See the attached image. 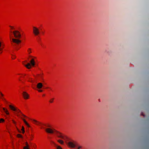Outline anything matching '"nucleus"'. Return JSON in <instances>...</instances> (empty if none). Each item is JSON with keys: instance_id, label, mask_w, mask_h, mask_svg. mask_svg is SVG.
I'll return each instance as SVG.
<instances>
[{"instance_id": "obj_26", "label": "nucleus", "mask_w": 149, "mask_h": 149, "mask_svg": "<svg viewBox=\"0 0 149 149\" xmlns=\"http://www.w3.org/2000/svg\"><path fill=\"white\" fill-rule=\"evenodd\" d=\"M1 98L3 100H4V101H6V100L3 97H1Z\"/></svg>"}, {"instance_id": "obj_12", "label": "nucleus", "mask_w": 149, "mask_h": 149, "mask_svg": "<svg viewBox=\"0 0 149 149\" xmlns=\"http://www.w3.org/2000/svg\"><path fill=\"white\" fill-rule=\"evenodd\" d=\"M57 141L61 144H63L64 143V141L61 140H58Z\"/></svg>"}, {"instance_id": "obj_20", "label": "nucleus", "mask_w": 149, "mask_h": 149, "mask_svg": "<svg viewBox=\"0 0 149 149\" xmlns=\"http://www.w3.org/2000/svg\"><path fill=\"white\" fill-rule=\"evenodd\" d=\"M51 142L53 143L54 145V146H57V145L54 142H53V141H51Z\"/></svg>"}, {"instance_id": "obj_25", "label": "nucleus", "mask_w": 149, "mask_h": 149, "mask_svg": "<svg viewBox=\"0 0 149 149\" xmlns=\"http://www.w3.org/2000/svg\"><path fill=\"white\" fill-rule=\"evenodd\" d=\"M10 27L12 29H14V28L13 27V26H10Z\"/></svg>"}, {"instance_id": "obj_23", "label": "nucleus", "mask_w": 149, "mask_h": 149, "mask_svg": "<svg viewBox=\"0 0 149 149\" xmlns=\"http://www.w3.org/2000/svg\"><path fill=\"white\" fill-rule=\"evenodd\" d=\"M38 92H41L42 91V90H38Z\"/></svg>"}, {"instance_id": "obj_31", "label": "nucleus", "mask_w": 149, "mask_h": 149, "mask_svg": "<svg viewBox=\"0 0 149 149\" xmlns=\"http://www.w3.org/2000/svg\"><path fill=\"white\" fill-rule=\"evenodd\" d=\"M45 94H43V96H45Z\"/></svg>"}, {"instance_id": "obj_11", "label": "nucleus", "mask_w": 149, "mask_h": 149, "mask_svg": "<svg viewBox=\"0 0 149 149\" xmlns=\"http://www.w3.org/2000/svg\"><path fill=\"white\" fill-rule=\"evenodd\" d=\"M3 111H4V112L6 113V114H7V115L9 114V113L8 110L7 109H6L4 108H3Z\"/></svg>"}, {"instance_id": "obj_16", "label": "nucleus", "mask_w": 149, "mask_h": 149, "mask_svg": "<svg viewBox=\"0 0 149 149\" xmlns=\"http://www.w3.org/2000/svg\"><path fill=\"white\" fill-rule=\"evenodd\" d=\"M17 136L18 137H19V138H22V136L20 134H18L17 135Z\"/></svg>"}, {"instance_id": "obj_15", "label": "nucleus", "mask_w": 149, "mask_h": 149, "mask_svg": "<svg viewBox=\"0 0 149 149\" xmlns=\"http://www.w3.org/2000/svg\"><path fill=\"white\" fill-rule=\"evenodd\" d=\"M21 130L22 131V133L24 134V133L25 131L24 127L23 126L22 127Z\"/></svg>"}, {"instance_id": "obj_18", "label": "nucleus", "mask_w": 149, "mask_h": 149, "mask_svg": "<svg viewBox=\"0 0 149 149\" xmlns=\"http://www.w3.org/2000/svg\"><path fill=\"white\" fill-rule=\"evenodd\" d=\"M54 98H52V99H51L50 101H49V102H50V103H52L53 102V101L54 100Z\"/></svg>"}, {"instance_id": "obj_21", "label": "nucleus", "mask_w": 149, "mask_h": 149, "mask_svg": "<svg viewBox=\"0 0 149 149\" xmlns=\"http://www.w3.org/2000/svg\"><path fill=\"white\" fill-rule=\"evenodd\" d=\"M29 81H31V82H33V81L31 79V78H29Z\"/></svg>"}, {"instance_id": "obj_32", "label": "nucleus", "mask_w": 149, "mask_h": 149, "mask_svg": "<svg viewBox=\"0 0 149 149\" xmlns=\"http://www.w3.org/2000/svg\"><path fill=\"white\" fill-rule=\"evenodd\" d=\"M31 136L33 137V136L32 135H31Z\"/></svg>"}, {"instance_id": "obj_17", "label": "nucleus", "mask_w": 149, "mask_h": 149, "mask_svg": "<svg viewBox=\"0 0 149 149\" xmlns=\"http://www.w3.org/2000/svg\"><path fill=\"white\" fill-rule=\"evenodd\" d=\"M4 121V120L3 118H1L0 119V123L1 122H3Z\"/></svg>"}, {"instance_id": "obj_29", "label": "nucleus", "mask_w": 149, "mask_h": 149, "mask_svg": "<svg viewBox=\"0 0 149 149\" xmlns=\"http://www.w3.org/2000/svg\"><path fill=\"white\" fill-rule=\"evenodd\" d=\"M17 130H18V131L19 132H20L19 131V130L18 129V128H17Z\"/></svg>"}, {"instance_id": "obj_27", "label": "nucleus", "mask_w": 149, "mask_h": 149, "mask_svg": "<svg viewBox=\"0 0 149 149\" xmlns=\"http://www.w3.org/2000/svg\"><path fill=\"white\" fill-rule=\"evenodd\" d=\"M13 122L14 124H15L16 123L15 122L14 120H13Z\"/></svg>"}, {"instance_id": "obj_10", "label": "nucleus", "mask_w": 149, "mask_h": 149, "mask_svg": "<svg viewBox=\"0 0 149 149\" xmlns=\"http://www.w3.org/2000/svg\"><path fill=\"white\" fill-rule=\"evenodd\" d=\"M26 146L23 148V149H29V146L27 142L25 143Z\"/></svg>"}, {"instance_id": "obj_5", "label": "nucleus", "mask_w": 149, "mask_h": 149, "mask_svg": "<svg viewBox=\"0 0 149 149\" xmlns=\"http://www.w3.org/2000/svg\"><path fill=\"white\" fill-rule=\"evenodd\" d=\"M30 63H28L26 65H24V66L28 69H29L31 68V66H34L35 65V62L33 59H32L30 61Z\"/></svg>"}, {"instance_id": "obj_9", "label": "nucleus", "mask_w": 149, "mask_h": 149, "mask_svg": "<svg viewBox=\"0 0 149 149\" xmlns=\"http://www.w3.org/2000/svg\"><path fill=\"white\" fill-rule=\"evenodd\" d=\"M42 84L41 83H39L38 84L37 87L38 89H40L42 87Z\"/></svg>"}, {"instance_id": "obj_28", "label": "nucleus", "mask_w": 149, "mask_h": 149, "mask_svg": "<svg viewBox=\"0 0 149 149\" xmlns=\"http://www.w3.org/2000/svg\"><path fill=\"white\" fill-rule=\"evenodd\" d=\"M15 58V56H14V57H13H13H12V58L13 59H14V58Z\"/></svg>"}, {"instance_id": "obj_1", "label": "nucleus", "mask_w": 149, "mask_h": 149, "mask_svg": "<svg viewBox=\"0 0 149 149\" xmlns=\"http://www.w3.org/2000/svg\"><path fill=\"white\" fill-rule=\"evenodd\" d=\"M33 121L36 123V124L37 125H40L42 128H44L45 129V131L48 133L50 134H53L54 133L56 134L57 136L58 137L63 139L64 140H66L67 139V138L65 136L63 135L62 133L57 131L54 129H51L50 128H46L44 127H42V125H45L46 127H50V126L49 125H46L45 124H43L42 123L38 122L35 120H33Z\"/></svg>"}, {"instance_id": "obj_13", "label": "nucleus", "mask_w": 149, "mask_h": 149, "mask_svg": "<svg viewBox=\"0 0 149 149\" xmlns=\"http://www.w3.org/2000/svg\"><path fill=\"white\" fill-rule=\"evenodd\" d=\"M2 47V44L1 42H0V54L2 53V48L1 47Z\"/></svg>"}, {"instance_id": "obj_4", "label": "nucleus", "mask_w": 149, "mask_h": 149, "mask_svg": "<svg viewBox=\"0 0 149 149\" xmlns=\"http://www.w3.org/2000/svg\"><path fill=\"white\" fill-rule=\"evenodd\" d=\"M66 143L70 148H74L76 146H78L77 143L74 141H69L68 142H66Z\"/></svg>"}, {"instance_id": "obj_6", "label": "nucleus", "mask_w": 149, "mask_h": 149, "mask_svg": "<svg viewBox=\"0 0 149 149\" xmlns=\"http://www.w3.org/2000/svg\"><path fill=\"white\" fill-rule=\"evenodd\" d=\"M14 37L17 38H19L21 37V35L19 32L17 31H15L13 32Z\"/></svg>"}, {"instance_id": "obj_14", "label": "nucleus", "mask_w": 149, "mask_h": 149, "mask_svg": "<svg viewBox=\"0 0 149 149\" xmlns=\"http://www.w3.org/2000/svg\"><path fill=\"white\" fill-rule=\"evenodd\" d=\"M57 149H62V148L60 146H56Z\"/></svg>"}, {"instance_id": "obj_30", "label": "nucleus", "mask_w": 149, "mask_h": 149, "mask_svg": "<svg viewBox=\"0 0 149 149\" xmlns=\"http://www.w3.org/2000/svg\"><path fill=\"white\" fill-rule=\"evenodd\" d=\"M1 47L2 48V49H3V47H2H2Z\"/></svg>"}, {"instance_id": "obj_22", "label": "nucleus", "mask_w": 149, "mask_h": 149, "mask_svg": "<svg viewBox=\"0 0 149 149\" xmlns=\"http://www.w3.org/2000/svg\"><path fill=\"white\" fill-rule=\"evenodd\" d=\"M0 94L1 97L3 96V95L1 92H0Z\"/></svg>"}, {"instance_id": "obj_7", "label": "nucleus", "mask_w": 149, "mask_h": 149, "mask_svg": "<svg viewBox=\"0 0 149 149\" xmlns=\"http://www.w3.org/2000/svg\"><path fill=\"white\" fill-rule=\"evenodd\" d=\"M33 32L35 36H37L40 33L39 29L35 26H33Z\"/></svg>"}, {"instance_id": "obj_2", "label": "nucleus", "mask_w": 149, "mask_h": 149, "mask_svg": "<svg viewBox=\"0 0 149 149\" xmlns=\"http://www.w3.org/2000/svg\"><path fill=\"white\" fill-rule=\"evenodd\" d=\"M9 107L12 110L14 111H16V112L17 113L16 114L18 116L20 117L23 119L24 123L28 127H30V126L29 125V124L25 120V119L23 118L22 117V116H23L24 117H26V116L22 114L20 110L17 108H15L14 107L12 106L11 105H9Z\"/></svg>"}, {"instance_id": "obj_19", "label": "nucleus", "mask_w": 149, "mask_h": 149, "mask_svg": "<svg viewBox=\"0 0 149 149\" xmlns=\"http://www.w3.org/2000/svg\"><path fill=\"white\" fill-rule=\"evenodd\" d=\"M28 52H29V53H30L31 52V49H28Z\"/></svg>"}, {"instance_id": "obj_24", "label": "nucleus", "mask_w": 149, "mask_h": 149, "mask_svg": "<svg viewBox=\"0 0 149 149\" xmlns=\"http://www.w3.org/2000/svg\"><path fill=\"white\" fill-rule=\"evenodd\" d=\"M78 147V148H77V149H80L81 148V146H77Z\"/></svg>"}, {"instance_id": "obj_8", "label": "nucleus", "mask_w": 149, "mask_h": 149, "mask_svg": "<svg viewBox=\"0 0 149 149\" xmlns=\"http://www.w3.org/2000/svg\"><path fill=\"white\" fill-rule=\"evenodd\" d=\"M22 95L24 99H27L28 98L29 95L26 92H23Z\"/></svg>"}, {"instance_id": "obj_3", "label": "nucleus", "mask_w": 149, "mask_h": 149, "mask_svg": "<svg viewBox=\"0 0 149 149\" xmlns=\"http://www.w3.org/2000/svg\"><path fill=\"white\" fill-rule=\"evenodd\" d=\"M10 38L12 45L16 49H17L16 47L17 45H18L19 43H20L21 42V40L18 39L12 38L10 36Z\"/></svg>"}]
</instances>
